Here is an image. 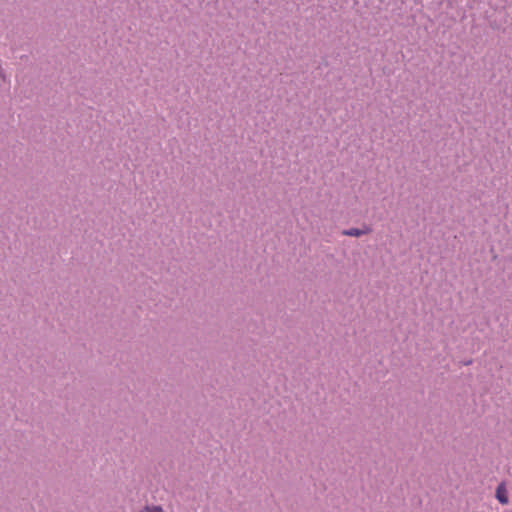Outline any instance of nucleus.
<instances>
[{
  "instance_id": "nucleus-2",
  "label": "nucleus",
  "mask_w": 512,
  "mask_h": 512,
  "mask_svg": "<svg viewBox=\"0 0 512 512\" xmlns=\"http://www.w3.org/2000/svg\"><path fill=\"white\" fill-rule=\"evenodd\" d=\"M496 498L501 504H507L508 503V494L507 490L504 487L503 484L499 485L496 489Z\"/></svg>"
},
{
  "instance_id": "nucleus-3",
  "label": "nucleus",
  "mask_w": 512,
  "mask_h": 512,
  "mask_svg": "<svg viewBox=\"0 0 512 512\" xmlns=\"http://www.w3.org/2000/svg\"><path fill=\"white\" fill-rule=\"evenodd\" d=\"M141 512H162V508L159 506L145 507Z\"/></svg>"
},
{
  "instance_id": "nucleus-1",
  "label": "nucleus",
  "mask_w": 512,
  "mask_h": 512,
  "mask_svg": "<svg viewBox=\"0 0 512 512\" xmlns=\"http://www.w3.org/2000/svg\"><path fill=\"white\" fill-rule=\"evenodd\" d=\"M371 229L366 227L365 229H358V228H350L343 231V234L346 236H352V237H360L362 235L370 233Z\"/></svg>"
}]
</instances>
